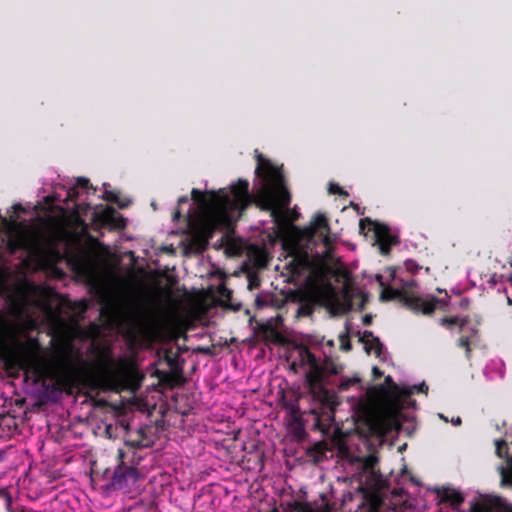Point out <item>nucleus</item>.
<instances>
[{"label":"nucleus","instance_id":"nucleus-1","mask_svg":"<svg viewBox=\"0 0 512 512\" xmlns=\"http://www.w3.org/2000/svg\"><path fill=\"white\" fill-rule=\"evenodd\" d=\"M231 195L224 190L201 191L194 188V254L208 245L216 231H223L220 239L213 245L223 249L228 257L241 256L244 242L234 235L235 212L245 210L251 203L249 182L239 179L230 187Z\"/></svg>","mask_w":512,"mask_h":512},{"label":"nucleus","instance_id":"nucleus-2","mask_svg":"<svg viewBox=\"0 0 512 512\" xmlns=\"http://www.w3.org/2000/svg\"><path fill=\"white\" fill-rule=\"evenodd\" d=\"M52 195L45 197L46 204L59 211L60 220L64 223H82L83 216L92 210L91 219L100 226L111 228L125 227V219L112 207L91 208L87 199L96 192L86 178H78L74 183L60 184Z\"/></svg>","mask_w":512,"mask_h":512},{"label":"nucleus","instance_id":"nucleus-3","mask_svg":"<svg viewBox=\"0 0 512 512\" xmlns=\"http://www.w3.org/2000/svg\"><path fill=\"white\" fill-rule=\"evenodd\" d=\"M298 366L309 368L305 373V385L309 394L320 405V411L312 409L310 413L315 415L316 428L324 430L334 420L335 410L339 404L337 396L326 387L325 382L330 376L340 374L344 366L331 357L318 359L306 346L299 347L298 362H292L290 370L297 373Z\"/></svg>","mask_w":512,"mask_h":512},{"label":"nucleus","instance_id":"nucleus-4","mask_svg":"<svg viewBox=\"0 0 512 512\" xmlns=\"http://www.w3.org/2000/svg\"><path fill=\"white\" fill-rule=\"evenodd\" d=\"M258 177L264 180L257 194V205L264 211L270 212L275 221H279L291 203V194L286 186L282 171L269 160L258 155L256 168Z\"/></svg>","mask_w":512,"mask_h":512},{"label":"nucleus","instance_id":"nucleus-5","mask_svg":"<svg viewBox=\"0 0 512 512\" xmlns=\"http://www.w3.org/2000/svg\"><path fill=\"white\" fill-rule=\"evenodd\" d=\"M398 299L408 309L415 313L421 312L424 315H431L438 306H446L447 303L435 296L429 298H422L413 293L408 292L406 289H396L392 287H385L380 295V300L390 301Z\"/></svg>","mask_w":512,"mask_h":512},{"label":"nucleus","instance_id":"nucleus-6","mask_svg":"<svg viewBox=\"0 0 512 512\" xmlns=\"http://www.w3.org/2000/svg\"><path fill=\"white\" fill-rule=\"evenodd\" d=\"M359 229L362 233H366V229L368 231H373L375 239L374 245L378 246L382 255H388L391 248L398 245L400 242L399 238L391 233L388 225L373 221L370 218L361 219L359 222Z\"/></svg>","mask_w":512,"mask_h":512},{"label":"nucleus","instance_id":"nucleus-7","mask_svg":"<svg viewBox=\"0 0 512 512\" xmlns=\"http://www.w3.org/2000/svg\"><path fill=\"white\" fill-rule=\"evenodd\" d=\"M400 408L395 407L384 411H370L367 423L372 433L384 435L392 428L399 426L398 416Z\"/></svg>","mask_w":512,"mask_h":512},{"label":"nucleus","instance_id":"nucleus-8","mask_svg":"<svg viewBox=\"0 0 512 512\" xmlns=\"http://www.w3.org/2000/svg\"><path fill=\"white\" fill-rule=\"evenodd\" d=\"M138 479V473L135 468L128 466H119L113 475L111 485L117 490H126L134 487Z\"/></svg>","mask_w":512,"mask_h":512},{"label":"nucleus","instance_id":"nucleus-9","mask_svg":"<svg viewBox=\"0 0 512 512\" xmlns=\"http://www.w3.org/2000/svg\"><path fill=\"white\" fill-rule=\"evenodd\" d=\"M304 232L309 239L316 235L321 236L324 244L327 245L329 243L330 234L328 218L322 213H317L310 226L305 228Z\"/></svg>","mask_w":512,"mask_h":512},{"label":"nucleus","instance_id":"nucleus-10","mask_svg":"<svg viewBox=\"0 0 512 512\" xmlns=\"http://www.w3.org/2000/svg\"><path fill=\"white\" fill-rule=\"evenodd\" d=\"M66 497L65 494H61L49 502L43 503L40 509H21V512H74L73 508L68 504Z\"/></svg>","mask_w":512,"mask_h":512},{"label":"nucleus","instance_id":"nucleus-11","mask_svg":"<svg viewBox=\"0 0 512 512\" xmlns=\"http://www.w3.org/2000/svg\"><path fill=\"white\" fill-rule=\"evenodd\" d=\"M309 266V258L307 253H298L293 259L288 263V267L291 272L294 274H300L304 269Z\"/></svg>","mask_w":512,"mask_h":512},{"label":"nucleus","instance_id":"nucleus-12","mask_svg":"<svg viewBox=\"0 0 512 512\" xmlns=\"http://www.w3.org/2000/svg\"><path fill=\"white\" fill-rule=\"evenodd\" d=\"M443 502H448L453 508H459L464 502L463 495L454 489H444L440 494Z\"/></svg>","mask_w":512,"mask_h":512},{"label":"nucleus","instance_id":"nucleus-13","mask_svg":"<svg viewBox=\"0 0 512 512\" xmlns=\"http://www.w3.org/2000/svg\"><path fill=\"white\" fill-rule=\"evenodd\" d=\"M362 470L369 473L372 478L379 477L380 473L376 469L378 464V457L376 455H368L360 459Z\"/></svg>","mask_w":512,"mask_h":512},{"label":"nucleus","instance_id":"nucleus-14","mask_svg":"<svg viewBox=\"0 0 512 512\" xmlns=\"http://www.w3.org/2000/svg\"><path fill=\"white\" fill-rule=\"evenodd\" d=\"M477 332L476 328L471 327L469 328V334L462 335L457 341V346L465 350V356L467 359L471 358V339L477 334Z\"/></svg>","mask_w":512,"mask_h":512},{"label":"nucleus","instance_id":"nucleus-15","mask_svg":"<svg viewBox=\"0 0 512 512\" xmlns=\"http://www.w3.org/2000/svg\"><path fill=\"white\" fill-rule=\"evenodd\" d=\"M427 392H428V386L423 382L420 385H414L411 388H402L399 391V395H401L403 397H409V396H411L414 393H425V394H427Z\"/></svg>","mask_w":512,"mask_h":512},{"label":"nucleus","instance_id":"nucleus-16","mask_svg":"<svg viewBox=\"0 0 512 512\" xmlns=\"http://www.w3.org/2000/svg\"><path fill=\"white\" fill-rule=\"evenodd\" d=\"M103 187H104L103 198L105 200L117 203L120 208H124L128 205L127 203L122 202L116 193L108 190V184L104 183Z\"/></svg>","mask_w":512,"mask_h":512},{"label":"nucleus","instance_id":"nucleus-17","mask_svg":"<svg viewBox=\"0 0 512 512\" xmlns=\"http://www.w3.org/2000/svg\"><path fill=\"white\" fill-rule=\"evenodd\" d=\"M373 337L375 336L372 331L365 330L359 339V341L364 344V349L367 354H370L372 352L371 339H373Z\"/></svg>","mask_w":512,"mask_h":512},{"label":"nucleus","instance_id":"nucleus-18","mask_svg":"<svg viewBox=\"0 0 512 512\" xmlns=\"http://www.w3.org/2000/svg\"><path fill=\"white\" fill-rule=\"evenodd\" d=\"M202 291H203V289L197 290V289L194 288V306H193V309H194V323L196 322V320L200 316V312L201 311H200V307H199V302H200V297H201Z\"/></svg>","mask_w":512,"mask_h":512},{"label":"nucleus","instance_id":"nucleus-19","mask_svg":"<svg viewBox=\"0 0 512 512\" xmlns=\"http://www.w3.org/2000/svg\"><path fill=\"white\" fill-rule=\"evenodd\" d=\"M340 349L348 352L352 349V344L349 337V332L347 331L345 334L340 335Z\"/></svg>","mask_w":512,"mask_h":512},{"label":"nucleus","instance_id":"nucleus-20","mask_svg":"<svg viewBox=\"0 0 512 512\" xmlns=\"http://www.w3.org/2000/svg\"><path fill=\"white\" fill-rule=\"evenodd\" d=\"M371 347L375 356L380 357L383 352L384 345L380 341L379 337H373V339H371Z\"/></svg>","mask_w":512,"mask_h":512},{"label":"nucleus","instance_id":"nucleus-21","mask_svg":"<svg viewBox=\"0 0 512 512\" xmlns=\"http://www.w3.org/2000/svg\"><path fill=\"white\" fill-rule=\"evenodd\" d=\"M459 317L458 316H445L440 319V325L446 327L447 329H451L454 325H458Z\"/></svg>","mask_w":512,"mask_h":512},{"label":"nucleus","instance_id":"nucleus-22","mask_svg":"<svg viewBox=\"0 0 512 512\" xmlns=\"http://www.w3.org/2000/svg\"><path fill=\"white\" fill-rule=\"evenodd\" d=\"M218 294L220 298L225 299L226 302L229 301L232 297V291L224 285L219 286Z\"/></svg>","mask_w":512,"mask_h":512},{"label":"nucleus","instance_id":"nucleus-23","mask_svg":"<svg viewBox=\"0 0 512 512\" xmlns=\"http://www.w3.org/2000/svg\"><path fill=\"white\" fill-rule=\"evenodd\" d=\"M313 313V307L310 304H303L298 308V316H311Z\"/></svg>","mask_w":512,"mask_h":512},{"label":"nucleus","instance_id":"nucleus-24","mask_svg":"<svg viewBox=\"0 0 512 512\" xmlns=\"http://www.w3.org/2000/svg\"><path fill=\"white\" fill-rule=\"evenodd\" d=\"M260 286V279L257 275H249L248 276V289L254 290Z\"/></svg>","mask_w":512,"mask_h":512},{"label":"nucleus","instance_id":"nucleus-25","mask_svg":"<svg viewBox=\"0 0 512 512\" xmlns=\"http://www.w3.org/2000/svg\"><path fill=\"white\" fill-rule=\"evenodd\" d=\"M405 268L408 272L411 274H415L420 269L419 265L414 260H406L405 261Z\"/></svg>","mask_w":512,"mask_h":512},{"label":"nucleus","instance_id":"nucleus-26","mask_svg":"<svg viewBox=\"0 0 512 512\" xmlns=\"http://www.w3.org/2000/svg\"><path fill=\"white\" fill-rule=\"evenodd\" d=\"M329 192L331 194H338L340 196H342V195L347 196L348 195V193L341 186H339L338 184H335V183H331L329 185Z\"/></svg>","mask_w":512,"mask_h":512},{"label":"nucleus","instance_id":"nucleus-27","mask_svg":"<svg viewBox=\"0 0 512 512\" xmlns=\"http://www.w3.org/2000/svg\"><path fill=\"white\" fill-rule=\"evenodd\" d=\"M186 222H187V227L189 229L192 228V204H189V207L186 211Z\"/></svg>","mask_w":512,"mask_h":512},{"label":"nucleus","instance_id":"nucleus-28","mask_svg":"<svg viewBox=\"0 0 512 512\" xmlns=\"http://www.w3.org/2000/svg\"><path fill=\"white\" fill-rule=\"evenodd\" d=\"M469 323V316L459 317L458 327L459 331H463L465 326Z\"/></svg>","mask_w":512,"mask_h":512},{"label":"nucleus","instance_id":"nucleus-29","mask_svg":"<svg viewBox=\"0 0 512 512\" xmlns=\"http://www.w3.org/2000/svg\"><path fill=\"white\" fill-rule=\"evenodd\" d=\"M506 446V442L504 440H497L496 441V450L499 456H501V449L502 447Z\"/></svg>","mask_w":512,"mask_h":512},{"label":"nucleus","instance_id":"nucleus-30","mask_svg":"<svg viewBox=\"0 0 512 512\" xmlns=\"http://www.w3.org/2000/svg\"><path fill=\"white\" fill-rule=\"evenodd\" d=\"M362 322L365 326H369L372 324V315L370 314H366L363 319H362Z\"/></svg>","mask_w":512,"mask_h":512},{"label":"nucleus","instance_id":"nucleus-31","mask_svg":"<svg viewBox=\"0 0 512 512\" xmlns=\"http://www.w3.org/2000/svg\"><path fill=\"white\" fill-rule=\"evenodd\" d=\"M372 373L374 378H380L383 375V372L377 366L372 368Z\"/></svg>","mask_w":512,"mask_h":512},{"label":"nucleus","instance_id":"nucleus-32","mask_svg":"<svg viewBox=\"0 0 512 512\" xmlns=\"http://www.w3.org/2000/svg\"><path fill=\"white\" fill-rule=\"evenodd\" d=\"M385 382H386V383H388V384H391V385L393 386V388H394L395 390H397L398 392L401 390V389H399V388H398V386L393 382V380H392V377H391V376H387V377L385 378Z\"/></svg>","mask_w":512,"mask_h":512},{"label":"nucleus","instance_id":"nucleus-33","mask_svg":"<svg viewBox=\"0 0 512 512\" xmlns=\"http://www.w3.org/2000/svg\"><path fill=\"white\" fill-rule=\"evenodd\" d=\"M356 380H348L347 382H342L340 385V389L346 390L350 387L352 383H354Z\"/></svg>","mask_w":512,"mask_h":512},{"label":"nucleus","instance_id":"nucleus-34","mask_svg":"<svg viewBox=\"0 0 512 512\" xmlns=\"http://www.w3.org/2000/svg\"><path fill=\"white\" fill-rule=\"evenodd\" d=\"M6 505L9 512H16V510L13 509V503L11 501V498H6Z\"/></svg>","mask_w":512,"mask_h":512},{"label":"nucleus","instance_id":"nucleus-35","mask_svg":"<svg viewBox=\"0 0 512 512\" xmlns=\"http://www.w3.org/2000/svg\"><path fill=\"white\" fill-rule=\"evenodd\" d=\"M366 302H367V296L363 294L361 297V302H360V307H359L360 310L364 309Z\"/></svg>","mask_w":512,"mask_h":512},{"label":"nucleus","instance_id":"nucleus-36","mask_svg":"<svg viewBox=\"0 0 512 512\" xmlns=\"http://www.w3.org/2000/svg\"><path fill=\"white\" fill-rule=\"evenodd\" d=\"M366 302H367V296L363 294L361 297V302H360V307H359L360 310L364 309Z\"/></svg>","mask_w":512,"mask_h":512},{"label":"nucleus","instance_id":"nucleus-37","mask_svg":"<svg viewBox=\"0 0 512 512\" xmlns=\"http://www.w3.org/2000/svg\"><path fill=\"white\" fill-rule=\"evenodd\" d=\"M266 303H263L259 297L256 298V306L257 308L264 307Z\"/></svg>","mask_w":512,"mask_h":512},{"label":"nucleus","instance_id":"nucleus-38","mask_svg":"<svg viewBox=\"0 0 512 512\" xmlns=\"http://www.w3.org/2000/svg\"><path fill=\"white\" fill-rule=\"evenodd\" d=\"M452 423H453L455 426H459V425H461L462 420H461V418H460V417H457V418H455V419H452Z\"/></svg>","mask_w":512,"mask_h":512},{"label":"nucleus","instance_id":"nucleus-39","mask_svg":"<svg viewBox=\"0 0 512 512\" xmlns=\"http://www.w3.org/2000/svg\"><path fill=\"white\" fill-rule=\"evenodd\" d=\"M179 219H180V211L176 210L174 215H173V220L174 221H178Z\"/></svg>","mask_w":512,"mask_h":512},{"label":"nucleus","instance_id":"nucleus-40","mask_svg":"<svg viewBox=\"0 0 512 512\" xmlns=\"http://www.w3.org/2000/svg\"><path fill=\"white\" fill-rule=\"evenodd\" d=\"M468 306H469L468 300L467 299H463L462 303H460V307L461 308H467Z\"/></svg>","mask_w":512,"mask_h":512},{"label":"nucleus","instance_id":"nucleus-41","mask_svg":"<svg viewBox=\"0 0 512 512\" xmlns=\"http://www.w3.org/2000/svg\"><path fill=\"white\" fill-rule=\"evenodd\" d=\"M194 352H210L209 349L198 347L194 348Z\"/></svg>","mask_w":512,"mask_h":512},{"label":"nucleus","instance_id":"nucleus-42","mask_svg":"<svg viewBox=\"0 0 512 512\" xmlns=\"http://www.w3.org/2000/svg\"><path fill=\"white\" fill-rule=\"evenodd\" d=\"M415 280L411 279L409 281H407V287L408 288H412L413 286H415Z\"/></svg>","mask_w":512,"mask_h":512},{"label":"nucleus","instance_id":"nucleus-43","mask_svg":"<svg viewBox=\"0 0 512 512\" xmlns=\"http://www.w3.org/2000/svg\"><path fill=\"white\" fill-rule=\"evenodd\" d=\"M376 279H377V281L380 283V285H381V286H384V283H383V281H382V279H383V278H382V275L378 274V275L376 276Z\"/></svg>","mask_w":512,"mask_h":512},{"label":"nucleus","instance_id":"nucleus-44","mask_svg":"<svg viewBox=\"0 0 512 512\" xmlns=\"http://www.w3.org/2000/svg\"><path fill=\"white\" fill-rule=\"evenodd\" d=\"M35 214H36V207H33L32 211L30 212V216H31V217H30V220H31V221L33 220V218H34Z\"/></svg>","mask_w":512,"mask_h":512},{"label":"nucleus","instance_id":"nucleus-45","mask_svg":"<svg viewBox=\"0 0 512 512\" xmlns=\"http://www.w3.org/2000/svg\"><path fill=\"white\" fill-rule=\"evenodd\" d=\"M183 201H187V198L186 197H182L179 199V202H183Z\"/></svg>","mask_w":512,"mask_h":512},{"label":"nucleus","instance_id":"nucleus-46","mask_svg":"<svg viewBox=\"0 0 512 512\" xmlns=\"http://www.w3.org/2000/svg\"><path fill=\"white\" fill-rule=\"evenodd\" d=\"M191 245H192V244L188 243V245H187V250H189V248H190V246H191Z\"/></svg>","mask_w":512,"mask_h":512}]
</instances>
